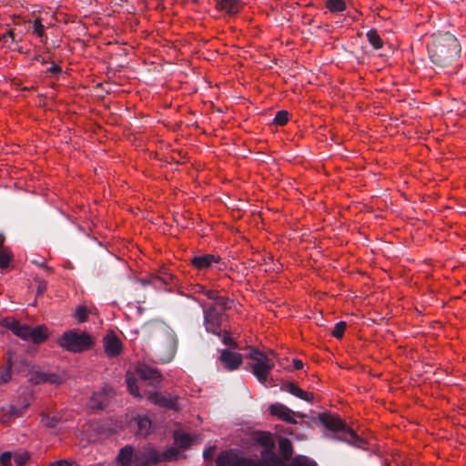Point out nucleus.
Segmentation results:
<instances>
[{
  "mask_svg": "<svg viewBox=\"0 0 466 466\" xmlns=\"http://www.w3.org/2000/svg\"><path fill=\"white\" fill-rule=\"evenodd\" d=\"M147 344L151 360L167 363L175 357L177 339L174 331L163 321H147Z\"/></svg>",
  "mask_w": 466,
  "mask_h": 466,
  "instance_id": "1",
  "label": "nucleus"
},
{
  "mask_svg": "<svg viewBox=\"0 0 466 466\" xmlns=\"http://www.w3.org/2000/svg\"><path fill=\"white\" fill-rule=\"evenodd\" d=\"M427 50L432 64L439 67H446L460 57L461 45L452 34L438 33L431 36Z\"/></svg>",
  "mask_w": 466,
  "mask_h": 466,
  "instance_id": "2",
  "label": "nucleus"
},
{
  "mask_svg": "<svg viewBox=\"0 0 466 466\" xmlns=\"http://www.w3.org/2000/svg\"><path fill=\"white\" fill-rule=\"evenodd\" d=\"M261 458L262 461H258L237 454L222 452L218 456L216 463L218 466H284L274 450L262 451Z\"/></svg>",
  "mask_w": 466,
  "mask_h": 466,
  "instance_id": "3",
  "label": "nucleus"
},
{
  "mask_svg": "<svg viewBox=\"0 0 466 466\" xmlns=\"http://www.w3.org/2000/svg\"><path fill=\"white\" fill-rule=\"evenodd\" d=\"M248 358L253 360L251 372L263 385L267 384L268 377L275 366V361L264 351L250 348Z\"/></svg>",
  "mask_w": 466,
  "mask_h": 466,
  "instance_id": "4",
  "label": "nucleus"
},
{
  "mask_svg": "<svg viewBox=\"0 0 466 466\" xmlns=\"http://www.w3.org/2000/svg\"><path fill=\"white\" fill-rule=\"evenodd\" d=\"M59 345L70 352H83L94 345L93 338L86 332L69 330L58 339Z\"/></svg>",
  "mask_w": 466,
  "mask_h": 466,
  "instance_id": "5",
  "label": "nucleus"
},
{
  "mask_svg": "<svg viewBox=\"0 0 466 466\" xmlns=\"http://www.w3.org/2000/svg\"><path fill=\"white\" fill-rule=\"evenodd\" d=\"M319 421L329 431L340 432L344 441L356 442L360 441L358 435L339 418L327 413L318 415Z\"/></svg>",
  "mask_w": 466,
  "mask_h": 466,
  "instance_id": "6",
  "label": "nucleus"
},
{
  "mask_svg": "<svg viewBox=\"0 0 466 466\" xmlns=\"http://www.w3.org/2000/svg\"><path fill=\"white\" fill-rule=\"evenodd\" d=\"M116 460L121 466H146V452L126 445L120 449Z\"/></svg>",
  "mask_w": 466,
  "mask_h": 466,
  "instance_id": "7",
  "label": "nucleus"
},
{
  "mask_svg": "<svg viewBox=\"0 0 466 466\" xmlns=\"http://www.w3.org/2000/svg\"><path fill=\"white\" fill-rule=\"evenodd\" d=\"M146 380V364L139 362L134 370H127L126 382L127 390L136 398H141L137 382Z\"/></svg>",
  "mask_w": 466,
  "mask_h": 466,
  "instance_id": "8",
  "label": "nucleus"
},
{
  "mask_svg": "<svg viewBox=\"0 0 466 466\" xmlns=\"http://www.w3.org/2000/svg\"><path fill=\"white\" fill-rule=\"evenodd\" d=\"M204 326L208 332L220 336V327L222 323V312H220L217 306L211 305L207 309H204Z\"/></svg>",
  "mask_w": 466,
  "mask_h": 466,
  "instance_id": "9",
  "label": "nucleus"
},
{
  "mask_svg": "<svg viewBox=\"0 0 466 466\" xmlns=\"http://www.w3.org/2000/svg\"><path fill=\"white\" fill-rule=\"evenodd\" d=\"M147 400H149L154 405L167 410H176L178 409L179 405L177 397L172 396L171 394H162L157 391L149 392L147 390Z\"/></svg>",
  "mask_w": 466,
  "mask_h": 466,
  "instance_id": "10",
  "label": "nucleus"
},
{
  "mask_svg": "<svg viewBox=\"0 0 466 466\" xmlns=\"http://www.w3.org/2000/svg\"><path fill=\"white\" fill-rule=\"evenodd\" d=\"M114 395V390L111 387H105L102 390L93 393L89 401L88 407L92 410H100L105 409L109 404V399Z\"/></svg>",
  "mask_w": 466,
  "mask_h": 466,
  "instance_id": "11",
  "label": "nucleus"
},
{
  "mask_svg": "<svg viewBox=\"0 0 466 466\" xmlns=\"http://www.w3.org/2000/svg\"><path fill=\"white\" fill-rule=\"evenodd\" d=\"M177 458L178 451L176 448H170L165 451H158L147 446V466L161 461H176Z\"/></svg>",
  "mask_w": 466,
  "mask_h": 466,
  "instance_id": "12",
  "label": "nucleus"
},
{
  "mask_svg": "<svg viewBox=\"0 0 466 466\" xmlns=\"http://www.w3.org/2000/svg\"><path fill=\"white\" fill-rule=\"evenodd\" d=\"M218 360L227 370L233 371L240 367L243 358L240 353L231 351L228 349H223L220 350Z\"/></svg>",
  "mask_w": 466,
  "mask_h": 466,
  "instance_id": "13",
  "label": "nucleus"
},
{
  "mask_svg": "<svg viewBox=\"0 0 466 466\" xmlns=\"http://www.w3.org/2000/svg\"><path fill=\"white\" fill-rule=\"evenodd\" d=\"M27 376L28 380L36 385L44 383L59 385L62 383L61 377L56 373L44 372L41 370H30Z\"/></svg>",
  "mask_w": 466,
  "mask_h": 466,
  "instance_id": "14",
  "label": "nucleus"
},
{
  "mask_svg": "<svg viewBox=\"0 0 466 466\" xmlns=\"http://www.w3.org/2000/svg\"><path fill=\"white\" fill-rule=\"evenodd\" d=\"M104 350L106 355L109 358H115L121 354L122 342L114 332L107 333L104 338Z\"/></svg>",
  "mask_w": 466,
  "mask_h": 466,
  "instance_id": "15",
  "label": "nucleus"
},
{
  "mask_svg": "<svg viewBox=\"0 0 466 466\" xmlns=\"http://www.w3.org/2000/svg\"><path fill=\"white\" fill-rule=\"evenodd\" d=\"M189 261L196 269L204 270L211 268L214 263H218L220 257L212 254H201L190 258Z\"/></svg>",
  "mask_w": 466,
  "mask_h": 466,
  "instance_id": "16",
  "label": "nucleus"
},
{
  "mask_svg": "<svg viewBox=\"0 0 466 466\" xmlns=\"http://www.w3.org/2000/svg\"><path fill=\"white\" fill-rule=\"evenodd\" d=\"M1 325L11 330L15 336L19 337L23 340H26V332L28 325L21 324L19 321L13 318H5L1 320Z\"/></svg>",
  "mask_w": 466,
  "mask_h": 466,
  "instance_id": "17",
  "label": "nucleus"
},
{
  "mask_svg": "<svg viewBox=\"0 0 466 466\" xmlns=\"http://www.w3.org/2000/svg\"><path fill=\"white\" fill-rule=\"evenodd\" d=\"M269 410L271 415L277 416L279 420L285 422L296 423V420L293 419V415L296 413L281 403L271 404Z\"/></svg>",
  "mask_w": 466,
  "mask_h": 466,
  "instance_id": "18",
  "label": "nucleus"
},
{
  "mask_svg": "<svg viewBox=\"0 0 466 466\" xmlns=\"http://www.w3.org/2000/svg\"><path fill=\"white\" fill-rule=\"evenodd\" d=\"M48 338L47 329L45 326L30 328L28 326L26 332V340H31L35 344L44 342Z\"/></svg>",
  "mask_w": 466,
  "mask_h": 466,
  "instance_id": "19",
  "label": "nucleus"
},
{
  "mask_svg": "<svg viewBox=\"0 0 466 466\" xmlns=\"http://www.w3.org/2000/svg\"><path fill=\"white\" fill-rule=\"evenodd\" d=\"M217 7L228 14L234 15L240 11L242 5L238 0H218Z\"/></svg>",
  "mask_w": 466,
  "mask_h": 466,
  "instance_id": "20",
  "label": "nucleus"
},
{
  "mask_svg": "<svg viewBox=\"0 0 466 466\" xmlns=\"http://www.w3.org/2000/svg\"><path fill=\"white\" fill-rule=\"evenodd\" d=\"M13 356H14L13 353H11V352L8 353V358L6 360V367L3 370L0 371V384L7 383L8 381H10V380L12 378V369H13V364H14Z\"/></svg>",
  "mask_w": 466,
  "mask_h": 466,
  "instance_id": "21",
  "label": "nucleus"
},
{
  "mask_svg": "<svg viewBox=\"0 0 466 466\" xmlns=\"http://www.w3.org/2000/svg\"><path fill=\"white\" fill-rule=\"evenodd\" d=\"M129 427L137 430L140 435H143V430L146 427V417L140 416L136 412H132L129 420Z\"/></svg>",
  "mask_w": 466,
  "mask_h": 466,
  "instance_id": "22",
  "label": "nucleus"
},
{
  "mask_svg": "<svg viewBox=\"0 0 466 466\" xmlns=\"http://www.w3.org/2000/svg\"><path fill=\"white\" fill-rule=\"evenodd\" d=\"M279 449L283 460L288 461L291 458L293 450L291 441L287 438H280L279 441Z\"/></svg>",
  "mask_w": 466,
  "mask_h": 466,
  "instance_id": "23",
  "label": "nucleus"
},
{
  "mask_svg": "<svg viewBox=\"0 0 466 466\" xmlns=\"http://www.w3.org/2000/svg\"><path fill=\"white\" fill-rule=\"evenodd\" d=\"M174 438L176 444L179 448L186 449L191 445V438L185 432L176 431Z\"/></svg>",
  "mask_w": 466,
  "mask_h": 466,
  "instance_id": "24",
  "label": "nucleus"
},
{
  "mask_svg": "<svg viewBox=\"0 0 466 466\" xmlns=\"http://www.w3.org/2000/svg\"><path fill=\"white\" fill-rule=\"evenodd\" d=\"M326 7L331 13H339L346 10V3L343 0H327Z\"/></svg>",
  "mask_w": 466,
  "mask_h": 466,
  "instance_id": "25",
  "label": "nucleus"
},
{
  "mask_svg": "<svg viewBox=\"0 0 466 466\" xmlns=\"http://www.w3.org/2000/svg\"><path fill=\"white\" fill-rule=\"evenodd\" d=\"M367 38L374 49H380L382 47L383 41L375 29L368 31Z\"/></svg>",
  "mask_w": 466,
  "mask_h": 466,
  "instance_id": "26",
  "label": "nucleus"
},
{
  "mask_svg": "<svg viewBox=\"0 0 466 466\" xmlns=\"http://www.w3.org/2000/svg\"><path fill=\"white\" fill-rule=\"evenodd\" d=\"M258 442L264 448L263 451H271L275 448V441L269 433H263L258 438Z\"/></svg>",
  "mask_w": 466,
  "mask_h": 466,
  "instance_id": "27",
  "label": "nucleus"
},
{
  "mask_svg": "<svg viewBox=\"0 0 466 466\" xmlns=\"http://www.w3.org/2000/svg\"><path fill=\"white\" fill-rule=\"evenodd\" d=\"M162 380V375L157 369L147 366V386L156 385Z\"/></svg>",
  "mask_w": 466,
  "mask_h": 466,
  "instance_id": "28",
  "label": "nucleus"
},
{
  "mask_svg": "<svg viewBox=\"0 0 466 466\" xmlns=\"http://www.w3.org/2000/svg\"><path fill=\"white\" fill-rule=\"evenodd\" d=\"M171 279V276L167 273H165V275L161 277H155L154 275H148L147 274V283L153 284L155 286L157 285V283L164 285L167 288V285H168V280Z\"/></svg>",
  "mask_w": 466,
  "mask_h": 466,
  "instance_id": "29",
  "label": "nucleus"
},
{
  "mask_svg": "<svg viewBox=\"0 0 466 466\" xmlns=\"http://www.w3.org/2000/svg\"><path fill=\"white\" fill-rule=\"evenodd\" d=\"M13 258V254L8 248L0 249V269H5Z\"/></svg>",
  "mask_w": 466,
  "mask_h": 466,
  "instance_id": "30",
  "label": "nucleus"
},
{
  "mask_svg": "<svg viewBox=\"0 0 466 466\" xmlns=\"http://www.w3.org/2000/svg\"><path fill=\"white\" fill-rule=\"evenodd\" d=\"M42 423L50 429L56 428L60 421V419L56 416H49L43 414L41 419Z\"/></svg>",
  "mask_w": 466,
  "mask_h": 466,
  "instance_id": "31",
  "label": "nucleus"
},
{
  "mask_svg": "<svg viewBox=\"0 0 466 466\" xmlns=\"http://www.w3.org/2000/svg\"><path fill=\"white\" fill-rule=\"evenodd\" d=\"M347 328V323L345 321H339L336 323L331 334L336 339H341L344 335L345 329Z\"/></svg>",
  "mask_w": 466,
  "mask_h": 466,
  "instance_id": "32",
  "label": "nucleus"
},
{
  "mask_svg": "<svg viewBox=\"0 0 466 466\" xmlns=\"http://www.w3.org/2000/svg\"><path fill=\"white\" fill-rule=\"evenodd\" d=\"M274 123L278 126H284L289 121V113L286 110L278 111L275 117Z\"/></svg>",
  "mask_w": 466,
  "mask_h": 466,
  "instance_id": "33",
  "label": "nucleus"
},
{
  "mask_svg": "<svg viewBox=\"0 0 466 466\" xmlns=\"http://www.w3.org/2000/svg\"><path fill=\"white\" fill-rule=\"evenodd\" d=\"M89 310L85 306H78L76 309L75 317L79 322H85L87 319Z\"/></svg>",
  "mask_w": 466,
  "mask_h": 466,
  "instance_id": "34",
  "label": "nucleus"
},
{
  "mask_svg": "<svg viewBox=\"0 0 466 466\" xmlns=\"http://www.w3.org/2000/svg\"><path fill=\"white\" fill-rule=\"evenodd\" d=\"M294 396L297 398L306 400L308 402H312L314 399V395L311 392H308L298 387L297 390L295 391Z\"/></svg>",
  "mask_w": 466,
  "mask_h": 466,
  "instance_id": "35",
  "label": "nucleus"
},
{
  "mask_svg": "<svg viewBox=\"0 0 466 466\" xmlns=\"http://www.w3.org/2000/svg\"><path fill=\"white\" fill-rule=\"evenodd\" d=\"M13 459L16 466H25L29 460V454L27 452L16 453Z\"/></svg>",
  "mask_w": 466,
  "mask_h": 466,
  "instance_id": "36",
  "label": "nucleus"
},
{
  "mask_svg": "<svg viewBox=\"0 0 466 466\" xmlns=\"http://www.w3.org/2000/svg\"><path fill=\"white\" fill-rule=\"evenodd\" d=\"M28 406H29V403L27 402V403L24 404L20 408H16V407L11 406L7 410H8V412L11 414V416L13 418H18V417H21L24 414V411L26 410V408Z\"/></svg>",
  "mask_w": 466,
  "mask_h": 466,
  "instance_id": "37",
  "label": "nucleus"
},
{
  "mask_svg": "<svg viewBox=\"0 0 466 466\" xmlns=\"http://www.w3.org/2000/svg\"><path fill=\"white\" fill-rule=\"evenodd\" d=\"M298 387L299 386L292 381H285L281 384L280 390L282 391H286V392H289V393L294 395Z\"/></svg>",
  "mask_w": 466,
  "mask_h": 466,
  "instance_id": "38",
  "label": "nucleus"
},
{
  "mask_svg": "<svg viewBox=\"0 0 466 466\" xmlns=\"http://www.w3.org/2000/svg\"><path fill=\"white\" fill-rule=\"evenodd\" d=\"M215 302H216L215 306H217V308L218 307L221 308L223 310H226L230 308V306H229L230 300L226 297L218 296Z\"/></svg>",
  "mask_w": 466,
  "mask_h": 466,
  "instance_id": "39",
  "label": "nucleus"
},
{
  "mask_svg": "<svg viewBox=\"0 0 466 466\" xmlns=\"http://www.w3.org/2000/svg\"><path fill=\"white\" fill-rule=\"evenodd\" d=\"M13 454L11 451H5L0 456V463L2 466H13L12 465Z\"/></svg>",
  "mask_w": 466,
  "mask_h": 466,
  "instance_id": "40",
  "label": "nucleus"
},
{
  "mask_svg": "<svg viewBox=\"0 0 466 466\" xmlns=\"http://www.w3.org/2000/svg\"><path fill=\"white\" fill-rule=\"evenodd\" d=\"M219 337H221V340L224 345L228 346L232 349H238V343L228 334H220Z\"/></svg>",
  "mask_w": 466,
  "mask_h": 466,
  "instance_id": "41",
  "label": "nucleus"
},
{
  "mask_svg": "<svg viewBox=\"0 0 466 466\" xmlns=\"http://www.w3.org/2000/svg\"><path fill=\"white\" fill-rule=\"evenodd\" d=\"M34 33L36 34L39 37H43L45 35V27L42 25L40 18H37L34 21Z\"/></svg>",
  "mask_w": 466,
  "mask_h": 466,
  "instance_id": "42",
  "label": "nucleus"
},
{
  "mask_svg": "<svg viewBox=\"0 0 466 466\" xmlns=\"http://www.w3.org/2000/svg\"><path fill=\"white\" fill-rule=\"evenodd\" d=\"M14 419L11 414L8 412V410H2V414L0 417V421L4 424L9 423V421Z\"/></svg>",
  "mask_w": 466,
  "mask_h": 466,
  "instance_id": "43",
  "label": "nucleus"
},
{
  "mask_svg": "<svg viewBox=\"0 0 466 466\" xmlns=\"http://www.w3.org/2000/svg\"><path fill=\"white\" fill-rule=\"evenodd\" d=\"M47 283L45 280L38 281L37 289H36V295L41 296L44 294V292L46 290Z\"/></svg>",
  "mask_w": 466,
  "mask_h": 466,
  "instance_id": "44",
  "label": "nucleus"
},
{
  "mask_svg": "<svg viewBox=\"0 0 466 466\" xmlns=\"http://www.w3.org/2000/svg\"><path fill=\"white\" fill-rule=\"evenodd\" d=\"M50 466H78L76 462H70L68 461H58L51 463Z\"/></svg>",
  "mask_w": 466,
  "mask_h": 466,
  "instance_id": "45",
  "label": "nucleus"
},
{
  "mask_svg": "<svg viewBox=\"0 0 466 466\" xmlns=\"http://www.w3.org/2000/svg\"><path fill=\"white\" fill-rule=\"evenodd\" d=\"M204 295L207 296L208 299H212L214 301L217 299L218 296L217 291L211 289H206Z\"/></svg>",
  "mask_w": 466,
  "mask_h": 466,
  "instance_id": "46",
  "label": "nucleus"
},
{
  "mask_svg": "<svg viewBox=\"0 0 466 466\" xmlns=\"http://www.w3.org/2000/svg\"><path fill=\"white\" fill-rule=\"evenodd\" d=\"M8 38H11L12 42L15 41V35L12 30H9L5 35L1 36V41H3L4 43H7Z\"/></svg>",
  "mask_w": 466,
  "mask_h": 466,
  "instance_id": "47",
  "label": "nucleus"
},
{
  "mask_svg": "<svg viewBox=\"0 0 466 466\" xmlns=\"http://www.w3.org/2000/svg\"><path fill=\"white\" fill-rule=\"evenodd\" d=\"M292 466H317V465H316V463H314L312 461H294Z\"/></svg>",
  "mask_w": 466,
  "mask_h": 466,
  "instance_id": "48",
  "label": "nucleus"
},
{
  "mask_svg": "<svg viewBox=\"0 0 466 466\" xmlns=\"http://www.w3.org/2000/svg\"><path fill=\"white\" fill-rule=\"evenodd\" d=\"M47 72L57 75L62 72V68L58 65H53L47 69Z\"/></svg>",
  "mask_w": 466,
  "mask_h": 466,
  "instance_id": "49",
  "label": "nucleus"
},
{
  "mask_svg": "<svg viewBox=\"0 0 466 466\" xmlns=\"http://www.w3.org/2000/svg\"><path fill=\"white\" fill-rule=\"evenodd\" d=\"M293 367L295 370H301L303 368V362L300 360H293Z\"/></svg>",
  "mask_w": 466,
  "mask_h": 466,
  "instance_id": "50",
  "label": "nucleus"
},
{
  "mask_svg": "<svg viewBox=\"0 0 466 466\" xmlns=\"http://www.w3.org/2000/svg\"><path fill=\"white\" fill-rule=\"evenodd\" d=\"M213 453V449L206 450L203 453V456L206 460H208L211 458Z\"/></svg>",
  "mask_w": 466,
  "mask_h": 466,
  "instance_id": "51",
  "label": "nucleus"
},
{
  "mask_svg": "<svg viewBox=\"0 0 466 466\" xmlns=\"http://www.w3.org/2000/svg\"><path fill=\"white\" fill-rule=\"evenodd\" d=\"M206 289H207L204 286L197 285L196 288H195V292L196 293H203L204 294Z\"/></svg>",
  "mask_w": 466,
  "mask_h": 466,
  "instance_id": "52",
  "label": "nucleus"
},
{
  "mask_svg": "<svg viewBox=\"0 0 466 466\" xmlns=\"http://www.w3.org/2000/svg\"><path fill=\"white\" fill-rule=\"evenodd\" d=\"M5 242V236L3 234H0V248L4 246Z\"/></svg>",
  "mask_w": 466,
  "mask_h": 466,
  "instance_id": "53",
  "label": "nucleus"
},
{
  "mask_svg": "<svg viewBox=\"0 0 466 466\" xmlns=\"http://www.w3.org/2000/svg\"><path fill=\"white\" fill-rule=\"evenodd\" d=\"M266 354H268L270 358H272L274 360V357H275V353L273 350H270L268 352H265Z\"/></svg>",
  "mask_w": 466,
  "mask_h": 466,
  "instance_id": "54",
  "label": "nucleus"
},
{
  "mask_svg": "<svg viewBox=\"0 0 466 466\" xmlns=\"http://www.w3.org/2000/svg\"><path fill=\"white\" fill-rule=\"evenodd\" d=\"M147 429H148L151 425V420L147 418Z\"/></svg>",
  "mask_w": 466,
  "mask_h": 466,
  "instance_id": "55",
  "label": "nucleus"
},
{
  "mask_svg": "<svg viewBox=\"0 0 466 466\" xmlns=\"http://www.w3.org/2000/svg\"><path fill=\"white\" fill-rule=\"evenodd\" d=\"M19 363H21V364H26V363H27V361H26L25 360H19Z\"/></svg>",
  "mask_w": 466,
  "mask_h": 466,
  "instance_id": "56",
  "label": "nucleus"
},
{
  "mask_svg": "<svg viewBox=\"0 0 466 466\" xmlns=\"http://www.w3.org/2000/svg\"><path fill=\"white\" fill-rule=\"evenodd\" d=\"M36 60L40 61V59L38 57L35 58ZM41 63L42 64H45L46 63V60L44 58L41 59Z\"/></svg>",
  "mask_w": 466,
  "mask_h": 466,
  "instance_id": "57",
  "label": "nucleus"
},
{
  "mask_svg": "<svg viewBox=\"0 0 466 466\" xmlns=\"http://www.w3.org/2000/svg\"><path fill=\"white\" fill-rule=\"evenodd\" d=\"M137 311H138V313H139V314H142V309H141V307H140V306H139V307H137Z\"/></svg>",
  "mask_w": 466,
  "mask_h": 466,
  "instance_id": "58",
  "label": "nucleus"
},
{
  "mask_svg": "<svg viewBox=\"0 0 466 466\" xmlns=\"http://www.w3.org/2000/svg\"><path fill=\"white\" fill-rule=\"evenodd\" d=\"M45 268H46L47 271H49V272L51 271V268H50L49 267H47V266H45Z\"/></svg>",
  "mask_w": 466,
  "mask_h": 466,
  "instance_id": "59",
  "label": "nucleus"
}]
</instances>
